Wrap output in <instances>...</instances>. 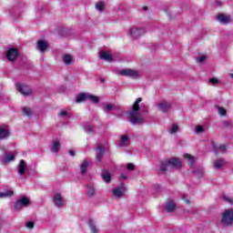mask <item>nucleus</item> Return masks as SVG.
I'll return each instance as SVG.
<instances>
[{"label": "nucleus", "instance_id": "obj_5", "mask_svg": "<svg viewBox=\"0 0 233 233\" xmlns=\"http://www.w3.org/2000/svg\"><path fill=\"white\" fill-rule=\"evenodd\" d=\"M117 75L125 77H131L132 79H137L140 76L139 71L130 68L121 69L117 72Z\"/></svg>", "mask_w": 233, "mask_h": 233}, {"label": "nucleus", "instance_id": "obj_1", "mask_svg": "<svg viewBox=\"0 0 233 233\" xmlns=\"http://www.w3.org/2000/svg\"><path fill=\"white\" fill-rule=\"evenodd\" d=\"M141 101H143V98H137L133 104L132 110L127 112V120L131 125H143V123H145V116L139 113V104Z\"/></svg>", "mask_w": 233, "mask_h": 233}, {"label": "nucleus", "instance_id": "obj_25", "mask_svg": "<svg viewBox=\"0 0 233 233\" xmlns=\"http://www.w3.org/2000/svg\"><path fill=\"white\" fill-rule=\"evenodd\" d=\"M88 99V94L81 93L76 96V103H83V101H86Z\"/></svg>", "mask_w": 233, "mask_h": 233}, {"label": "nucleus", "instance_id": "obj_4", "mask_svg": "<svg viewBox=\"0 0 233 233\" xmlns=\"http://www.w3.org/2000/svg\"><path fill=\"white\" fill-rule=\"evenodd\" d=\"M147 34V29L141 26H131L127 31V35L131 37V39H139V37L145 35Z\"/></svg>", "mask_w": 233, "mask_h": 233}, {"label": "nucleus", "instance_id": "obj_20", "mask_svg": "<svg viewBox=\"0 0 233 233\" xmlns=\"http://www.w3.org/2000/svg\"><path fill=\"white\" fill-rule=\"evenodd\" d=\"M15 159V157L13 154L5 153V157L1 160L2 165H5V163H10V161H14Z\"/></svg>", "mask_w": 233, "mask_h": 233}, {"label": "nucleus", "instance_id": "obj_41", "mask_svg": "<svg viewBox=\"0 0 233 233\" xmlns=\"http://www.w3.org/2000/svg\"><path fill=\"white\" fill-rule=\"evenodd\" d=\"M58 116H59V117H66V116L69 117L68 112H66V110L60 111V112L58 113Z\"/></svg>", "mask_w": 233, "mask_h": 233}, {"label": "nucleus", "instance_id": "obj_11", "mask_svg": "<svg viewBox=\"0 0 233 233\" xmlns=\"http://www.w3.org/2000/svg\"><path fill=\"white\" fill-rule=\"evenodd\" d=\"M36 48H37V50H39V52L41 54H45V52H46V50L48 49V42H46L45 40L37 41Z\"/></svg>", "mask_w": 233, "mask_h": 233}, {"label": "nucleus", "instance_id": "obj_18", "mask_svg": "<svg viewBox=\"0 0 233 233\" xmlns=\"http://www.w3.org/2000/svg\"><path fill=\"white\" fill-rule=\"evenodd\" d=\"M59 148H61V142L58 139L54 140L50 147L51 152L57 154L59 152Z\"/></svg>", "mask_w": 233, "mask_h": 233}, {"label": "nucleus", "instance_id": "obj_22", "mask_svg": "<svg viewBox=\"0 0 233 233\" xmlns=\"http://www.w3.org/2000/svg\"><path fill=\"white\" fill-rule=\"evenodd\" d=\"M165 208L167 212H174L176 210V203L173 200H169L166 203Z\"/></svg>", "mask_w": 233, "mask_h": 233}, {"label": "nucleus", "instance_id": "obj_2", "mask_svg": "<svg viewBox=\"0 0 233 233\" xmlns=\"http://www.w3.org/2000/svg\"><path fill=\"white\" fill-rule=\"evenodd\" d=\"M181 160L178 158H170L161 162L160 170L161 172H167L168 170H176L181 168Z\"/></svg>", "mask_w": 233, "mask_h": 233}, {"label": "nucleus", "instance_id": "obj_40", "mask_svg": "<svg viewBox=\"0 0 233 233\" xmlns=\"http://www.w3.org/2000/svg\"><path fill=\"white\" fill-rule=\"evenodd\" d=\"M205 131V128L203 127V126H197L195 132L196 134H201Z\"/></svg>", "mask_w": 233, "mask_h": 233}, {"label": "nucleus", "instance_id": "obj_38", "mask_svg": "<svg viewBox=\"0 0 233 233\" xmlns=\"http://www.w3.org/2000/svg\"><path fill=\"white\" fill-rule=\"evenodd\" d=\"M219 116H227V109L223 107L217 106Z\"/></svg>", "mask_w": 233, "mask_h": 233}, {"label": "nucleus", "instance_id": "obj_17", "mask_svg": "<svg viewBox=\"0 0 233 233\" xmlns=\"http://www.w3.org/2000/svg\"><path fill=\"white\" fill-rule=\"evenodd\" d=\"M128 145H130V137H128V135L120 136V142L118 147H128Z\"/></svg>", "mask_w": 233, "mask_h": 233}, {"label": "nucleus", "instance_id": "obj_16", "mask_svg": "<svg viewBox=\"0 0 233 233\" xmlns=\"http://www.w3.org/2000/svg\"><path fill=\"white\" fill-rule=\"evenodd\" d=\"M103 156H105V147L98 146L96 149V157L98 162L103 161Z\"/></svg>", "mask_w": 233, "mask_h": 233}, {"label": "nucleus", "instance_id": "obj_36", "mask_svg": "<svg viewBox=\"0 0 233 233\" xmlns=\"http://www.w3.org/2000/svg\"><path fill=\"white\" fill-rule=\"evenodd\" d=\"M220 150L221 152H225L227 150V146L226 145H220L218 148L215 149V154L218 156V151Z\"/></svg>", "mask_w": 233, "mask_h": 233}, {"label": "nucleus", "instance_id": "obj_14", "mask_svg": "<svg viewBox=\"0 0 233 233\" xmlns=\"http://www.w3.org/2000/svg\"><path fill=\"white\" fill-rule=\"evenodd\" d=\"M170 103H168V102H167V101H162V102H160V103H158L157 105V107L158 108V110L160 111V112H168L169 110H170Z\"/></svg>", "mask_w": 233, "mask_h": 233}, {"label": "nucleus", "instance_id": "obj_31", "mask_svg": "<svg viewBox=\"0 0 233 233\" xmlns=\"http://www.w3.org/2000/svg\"><path fill=\"white\" fill-rule=\"evenodd\" d=\"M65 65H72V56L70 55H65L63 56Z\"/></svg>", "mask_w": 233, "mask_h": 233}, {"label": "nucleus", "instance_id": "obj_7", "mask_svg": "<svg viewBox=\"0 0 233 233\" xmlns=\"http://www.w3.org/2000/svg\"><path fill=\"white\" fill-rule=\"evenodd\" d=\"M53 203L57 208L65 207V198L59 193H56L53 197Z\"/></svg>", "mask_w": 233, "mask_h": 233}, {"label": "nucleus", "instance_id": "obj_24", "mask_svg": "<svg viewBox=\"0 0 233 233\" xmlns=\"http://www.w3.org/2000/svg\"><path fill=\"white\" fill-rule=\"evenodd\" d=\"M89 228L91 233H99V229L96 226V222L93 219L88 220Z\"/></svg>", "mask_w": 233, "mask_h": 233}, {"label": "nucleus", "instance_id": "obj_3", "mask_svg": "<svg viewBox=\"0 0 233 233\" xmlns=\"http://www.w3.org/2000/svg\"><path fill=\"white\" fill-rule=\"evenodd\" d=\"M222 227H232L233 225V208H228L222 213L220 221Z\"/></svg>", "mask_w": 233, "mask_h": 233}, {"label": "nucleus", "instance_id": "obj_47", "mask_svg": "<svg viewBox=\"0 0 233 233\" xmlns=\"http://www.w3.org/2000/svg\"><path fill=\"white\" fill-rule=\"evenodd\" d=\"M182 199H184L185 203H187V205H190V200L188 198H187V195H184L182 197Z\"/></svg>", "mask_w": 233, "mask_h": 233}, {"label": "nucleus", "instance_id": "obj_6", "mask_svg": "<svg viewBox=\"0 0 233 233\" xmlns=\"http://www.w3.org/2000/svg\"><path fill=\"white\" fill-rule=\"evenodd\" d=\"M28 205H30V200L23 197L14 204L15 210H23L24 207H28Z\"/></svg>", "mask_w": 233, "mask_h": 233}, {"label": "nucleus", "instance_id": "obj_10", "mask_svg": "<svg viewBox=\"0 0 233 233\" xmlns=\"http://www.w3.org/2000/svg\"><path fill=\"white\" fill-rule=\"evenodd\" d=\"M224 167H227V160L225 158H217L213 161V168L215 170H221Z\"/></svg>", "mask_w": 233, "mask_h": 233}, {"label": "nucleus", "instance_id": "obj_52", "mask_svg": "<svg viewBox=\"0 0 233 233\" xmlns=\"http://www.w3.org/2000/svg\"><path fill=\"white\" fill-rule=\"evenodd\" d=\"M147 7H144L143 10H147Z\"/></svg>", "mask_w": 233, "mask_h": 233}, {"label": "nucleus", "instance_id": "obj_32", "mask_svg": "<svg viewBox=\"0 0 233 233\" xmlns=\"http://www.w3.org/2000/svg\"><path fill=\"white\" fill-rule=\"evenodd\" d=\"M96 9L98 10V12H103V10H105V2L96 3Z\"/></svg>", "mask_w": 233, "mask_h": 233}, {"label": "nucleus", "instance_id": "obj_43", "mask_svg": "<svg viewBox=\"0 0 233 233\" xmlns=\"http://www.w3.org/2000/svg\"><path fill=\"white\" fill-rule=\"evenodd\" d=\"M209 83L211 85H218V83H219V80L218 78H209Z\"/></svg>", "mask_w": 233, "mask_h": 233}, {"label": "nucleus", "instance_id": "obj_48", "mask_svg": "<svg viewBox=\"0 0 233 233\" xmlns=\"http://www.w3.org/2000/svg\"><path fill=\"white\" fill-rule=\"evenodd\" d=\"M69 155L74 157V156H76V152H74V150H69Z\"/></svg>", "mask_w": 233, "mask_h": 233}, {"label": "nucleus", "instance_id": "obj_35", "mask_svg": "<svg viewBox=\"0 0 233 233\" xmlns=\"http://www.w3.org/2000/svg\"><path fill=\"white\" fill-rule=\"evenodd\" d=\"M223 200L226 201V203H228L229 205H233V198L228 197L227 195L223 196Z\"/></svg>", "mask_w": 233, "mask_h": 233}, {"label": "nucleus", "instance_id": "obj_33", "mask_svg": "<svg viewBox=\"0 0 233 233\" xmlns=\"http://www.w3.org/2000/svg\"><path fill=\"white\" fill-rule=\"evenodd\" d=\"M84 130L86 134H93L94 133V127L87 125L84 127Z\"/></svg>", "mask_w": 233, "mask_h": 233}, {"label": "nucleus", "instance_id": "obj_29", "mask_svg": "<svg viewBox=\"0 0 233 233\" xmlns=\"http://www.w3.org/2000/svg\"><path fill=\"white\" fill-rule=\"evenodd\" d=\"M87 99H89V101H91V103H94L95 105H97V103H99V97L94 95L87 94Z\"/></svg>", "mask_w": 233, "mask_h": 233}, {"label": "nucleus", "instance_id": "obj_27", "mask_svg": "<svg viewBox=\"0 0 233 233\" xmlns=\"http://www.w3.org/2000/svg\"><path fill=\"white\" fill-rule=\"evenodd\" d=\"M185 159H187L190 167L194 166V163H196V158L192 157L190 154H185L184 155Z\"/></svg>", "mask_w": 233, "mask_h": 233}, {"label": "nucleus", "instance_id": "obj_21", "mask_svg": "<svg viewBox=\"0 0 233 233\" xmlns=\"http://www.w3.org/2000/svg\"><path fill=\"white\" fill-rule=\"evenodd\" d=\"M102 178L106 183H110V179H112V175L106 169L102 170Z\"/></svg>", "mask_w": 233, "mask_h": 233}, {"label": "nucleus", "instance_id": "obj_23", "mask_svg": "<svg viewBox=\"0 0 233 233\" xmlns=\"http://www.w3.org/2000/svg\"><path fill=\"white\" fill-rule=\"evenodd\" d=\"M90 162L88 160H84L80 165V172L81 174H86V170H88V166Z\"/></svg>", "mask_w": 233, "mask_h": 233}, {"label": "nucleus", "instance_id": "obj_44", "mask_svg": "<svg viewBox=\"0 0 233 233\" xmlns=\"http://www.w3.org/2000/svg\"><path fill=\"white\" fill-rule=\"evenodd\" d=\"M195 174H197L198 177H203L204 172L203 170H197Z\"/></svg>", "mask_w": 233, "mask_h": 233}, {"label": "nucleus", "instance_id": "obj_37", "mask_svg": "<svg viewBox=\"0 0 233 233\" xmlns=\"http://www.w3.org/2000/svg\"><path fill=\"white\" fill-rule=\"evenodd\" d=\"M103 110L106 112H112V110H114V105L108 104L103 107Z\"/></svg>", "mask_w": 233, "mask_h": 233}, {"label": "nucleus", "instance_id": "obj_51", "mask_svg": "<svg viewBox=\"0 0 233 233\" xmlns=\"http://www.w3.org/2000/svg\"><path fill=\"white\" fill-rule=\"evenodd\" d=\"M101 82H102V83H105V79H101Z\"/></svg>", "mask_w": 233, "mask_h": 233}, {"label": "nucleus", "instance_id": "obj_30", "mask_svg": "<svg viewBox=\"0 0 233 233\" xmlns=\"http://www.w3.org/2000/svg\"><path fill=\"white\" fill-rule=\"evenodd\" d=\"M86 194H87L88 198H94V196L96 194V189L94 188V187L87 186Z\"/></svg>", "mask_w": 233, "mask_h": 233}, {"label": "nucleus", "instance_id": "obj_9", "mask_svg": "<svg viewBox=\"0 0 233 233\" xmlns=\"http://www.w3.org/2000/svg\"><path fill=\"white\" fill-rule=\"evenodd\" d=\"M216 19L220 25H228L232 21V17L229 15L218 14L216 15Z\"/></svg>", "mask_w": 233, "mask_h": 233}, {"label": "nucleus", "instance_id": "obj_28", "mask_svg": "<svg viewBox=\"0 0 233 233\" xmlns=\"http://www.w3.org/2000/svg\"><path fill=\"white\" fill-rule=\"evenodd\" d=\"M12 196H14L13 190H5V191L0 193V198H12Z\"/></svg>", "mask_w": 233, "mask_h": 233}, {"label": "nucleus", "instance_id": "obj_50", "mask_svg": "<svg viewBox=\"0 0 233 233\" xmlns=\"http://www.w3.org/2000/svg\"><path fill=\"white\" fill-rule=\"evenodd\" d=\"M229 77H231V79H233V74H229Z\"/></svg>", "mask_w": 233, "mask_h": 233}, {"label": "nucleus", "instance_id": "obj_45", "mask_svg": "<svg viewBox=\"0 0 233 233\" xmlns=\"http://www.w3.org/2000/svg\"><path fill=\"white\" fill-rule=\"evenodd\" d=\"M27 228H34V222L29 221L25 224Z\"/></svg>", "mask_w": 233, "mask_h": 233}, {"label": "nucleus", "instance_id": "obj_15", "mask_svg": "<svg viewBox=\"0 0 233 233\" xmlns=\"http://www.w3.org/2000/svg\"><path fill=\"white\" fill-rule=\"evenodd\" d=\"M6 56L9 61H14L19 56V52L15 48H10Z\"/></svg>", "mask_w": 233, "mask_h": 233}, {"label": "nucleus", "instance_id": "obj_12", "mask_svg": "<svg viewBox=\"0 0 233 233\" xmlns=\"http://www.w3.org/2000/svg\"><path fill=\"white\" fill-rule=\"evenodd\" d=\"M126 192H127V187H125L124 186L118 187L113 189V196L118 198H123Z\"/></svg>", "mask_w": 233, "mask_h": 233}, {"label": "nucleus", "instance_id": "obj_13", "mask_svg": "<svg viewBox=\"0 0 233 233\" xmlns=\"http://www.w3.org/2000/svg\"><path fill=\"white\" fill-rule=\"evenodd\" d=\"M17 170H18V174L19 176H25V174H26V162L24 159H21L17 165Z\"/></svg>", "mask_w": 233, "mask_h": 233}, {"label": "nucleus", "instance_id": "obj_8", "mask_svg": "<svg viewBox=\"0 0 233 233\" xmlns=\"http://www.w3.org/2000/svg\"><path fill=\"white\" fill-rule=\"evenodd\" d=\"M16 89L22 96H32V88L25 84H16Z\"/></svg>", "mask_w": 233, "mask_h": 233}, {"label": "nucleus", "instance_id": "obj_19", "mask_svg": "<svg viewBox=\"0 0 233 233\" xmlns=\"http://www.w3.org/2000/svg\"><path fill=\"white\" fill-rule=\"evenodd\" d=\"M10 136V131L7 127H0V139H6Z\"/></svg>", "mask_w": 233, "mask_h": 233}, {"label": "nucleus", "instance_id": "obj_49", "mask_svg": "<svg viewBox=\"0 0 233 233\" xmlns=\"http://www.w3.org/2000/svg\"><path fill=\"white\" fill-rule=\"evenodd\" d=\"M121 177H122L123 179H127V176H126V175H122Z\"/></svg>", "mask_w": 233, "mask_h": 233}, {"label": "nucleus", "instance_id": "obj_42", "mask_svg": "<svg viewBox=\"0 0 233 233\" xmlns=\"http://www.w3.org/2000/svg\"><path fill=\"white\" fill-rule=\"evenodd\" d=\"M198 63H205V61H207V56H199L198 58H197Z\"/></svg>", "mask_w": 233, "mask_h": 233}, {"label": "nucleus", "instance_id": "obj_39", "mask_svg": "<svg viewBox=\"0 0 233 233\" xmlns=\"http://www.w3.org/2000/svg\"><path fill=\"white\" fill-rule=\"evenodd\" d=\"M177 130H179V127H177V125L174 124L172 126V127L169 129V133L176 134V132H177Z\"/></svg>", "mask_w": 233, "mask_h": 233}, {"label": "nucleus", "instance_id": "obj_46", "mask_svg": "<svg viewBox=\"0 0 233 233\" xmlns=\"http://www.w3.org/2000/svg\"><path fill=\"white\" fill-rule=\"evenodd\" d=\"M127 170H134L135 168L134 164L132 163L127 164Z\"/></svg>", "mask_w": 233, "mask_h": 233}, {"label": "nucleus", "instance_id": "obj_26", "mask_svg": "<svg viewBox=\"0 0 233 233\" xmlns=\"http://www.w3.org/2000/svg\"><path fill=\"white\" fill-rule=\"evenodd\" d=\"M100 59H104V61H112V56L106 52L100 53Z\"/></svg>", "mask_w": 233, "mask_h": 233}, {"label": "nucleus", "instance_id": "obj_34", "mask_svg": "<svg viewBox=\"0 0 233 233\" xmlns=\"http://www.w3.org/2000/svg\"><path fill=\"white\" fill-rule=\"evenodd\" d=\"M22 112L24 116H32V109L30 107H23Z\"/></svg>", "mask_w": 233, "mask_h": 233}]
</instances>
